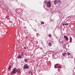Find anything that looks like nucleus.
Returning a JSON list of instances; mask_svg holds the SVG:
<instances>
[{"instance_id": "nucleus-1", "label": "nucleus", "mask_w": 75, "mask_h": 75, "mask_svg": "<svg viewBox=\"0 0 75 75\" xmlns=\"http://www.w3.org/2000/svg\"><path fill=\"white\" fill-rule=\"evenodd\" d=\"M17 72V73H20V69H18L17 70L16 68H15L12 71L11 74H14V73L16 74Z\"/></svg>"}, {"instance_id": "nucleus-2", "label": "nucleus", "mask_w": 75, "mask_h": 75, "mask_svg": "<svg viewBox=\"0 0 75 75\" xmlns=\"http://www.w3.org/2000/svg\"><path fill=\"white\" fill-rule=\"evenodd\" d=\"M60 0H54L53 1V3L55 5L56 4H58L60 3Z\"/></svg>"}, {"instance_id": "nucleus-3", "label": "nucleus", "mask_w": 75, "mask_h": 75, "mask_svg": "<svg viewBox=\"0 0 75 75\" xmlns=\"http://www.w3.org/2000/svg\"><path fill=\"white\" fill-rule=\"evenodd\" d=\"M51 6V2L50 1H48L47 2V7H50Z\"/></svg>"}, {"instance_id": "nucleus-4", "label": "nucleus", "mask_w": 75, "mask_h": 75, "mask_svg": "<svg viewBox=\"0 0 75 75\" xmlns=\"http://www.w3.org/2000/svg\"><path fill=\"white\" fill-rule=\"evenodd\" d=\"M24 69H28V67L27 66V64H25L24 65Z\"/></svg>"}, {"instance_id": "nucleus-5", "label": "nucleus", "mask_w": 75, "mask_h": 75, "mask_svg": "<svg viewBox=\"0 0 75 75\" xmlns=\"http://www.w3.org/2000/svg\"><path fill=\"white\" fill-rule=\"evenodd\" d=\"M64 38H65V39L67 40V41H68V40H69V38L68 37H67V36L66 35H64Z\"/></svg>"}, {"instance_id": "nucleus-6", "label": "nucleus", "mask_w": 75, "mask_h": 75, "mask_svg": "<svg viewBox=\"0 0 75 75\" xmlns=\"http://www.w3.org/2000/svg\"><path fill=\"white\" fill-rule=\"evenodd\" d=\"M22 56L20 55H18V58L19 59H21V58H22Z\"/></svg>"}, {"instance_id": "nucleus-7", "label": "nucleus", "mask_w": 75, "mask_h": 75, "mask_svg": "<svg viewBox=\"0 0 75 75\" xmlns=\"http://www.w3.org/2000/svg\"><path fill=\"white\" fill-rule=\"evenodd\" d=\"M72 38L70 37V39H69L70 42H71V41H72Z\"/></svg>"}, {"instance_id": "nucleus-8", "label": "nucleus", "mask_w": 75, "mask_h": 75, "mask_svg": "<svg viewBox=\"0 0 75 75\" xmlns=\"http://www.w3.org/2000/svg\"><path fill=\"white\" fill-rule=\"evenodd\" d=\"M68 25V24L67 23H63L62 24L63 25Z\"/></svg>"}, {"instance_id": "nucleus-9", "label": "nucleus", "mask_w": 75, "mask_h": 75, "mask_svg": "<svg viewBox=\"0 0 75 75\" xmlns=\"http://www.w3.org/2000/svg\"><path fill=\"white\" fill-rule=\"evenodd\" d=\"M51 43H49L48 44V46H49V47H51Z\"/></svg>"}, {"instance_id": "nucleus-10", "label": "nucleus", "mask_w": 75, "mask_h": 75, "mask_svg": "<svg viewBox=\"0 0 75 75\" xmlns=\"http://www.w3.org/2000/svg\"><path fill=\"white\" fill-rule=\"evenodd\" d=\"M66 54H67V53H66V52H65L63 54V56H65V55Z\"/></svg>"}, {"instance_id": "nucleus-11", "label": "nucleus", "mask_w": 75, "mask_h": 75, "mask_svg": "<svg viewBox=\"0 0 75 75\" xmlns=\"http://www.w3.org/2000/svg\"><path fill=\"white\" fill-rule=\"evenodd\" d=\"M41 23L42 24H44V22H41Z\"/></svg>"}, {"instance_id": "nucleus-12", "label": "nucleus", "mask_w": 75, "mask_h": 75, "mask_svg": "<svg viewBox=\"0 0 75 75\" xmlns=\"http://www.w3.org/2000/svg\"><path fill=\"white\" fill-rule=\"evenodd\" d=\"M54 68H57V67L56 64H55L54 65Z\"/></svg>"}, {"instance_id": "nucleus-13", "label": "nucleus", "mask_w": 75, "mask_h": 75, "mask_svg": "<svg viewBox=\"0 0 75 75\" xmlns=\"http://www.w3.org/2000/svg\"><path fill=\"white\" fill-rule=\"evenodd\" d=\"M11 67H12L11 66H10L9 67V69H10L11 68Z\"/></svg>"}, {"instance_id": "nucleus-14", "label": "nucleus", "mask_w": 75, "mask_h": 75, "mask_svg": "<svg viewBox=\"0 0 75 75\" xmlns=\"http://www.w3.org/2000/svg\"><path fill=\"white\" fill-rule=\"evenodd\" d=\"M46 3H47V1H44V4H46Z\"/></svg>"}, {"instance_id": "nucleus-15", "label": "nucleus", "mask_w": 75, "mask_h": 75, "mask_svg": "<svg viewBox=\"0 0 75 75\" xmlns=\"http://www.w3.org/2000/svg\"><path fill=\"white\" fill-rule=\"evenodd\" d=\"M27 59H25V62H27Z\"/></svg>"}, {"instance_id": "nucleus-16", "label": "nucleus", "mask_w": 75, "mask_h": 75, "mask_svg": "<svg viewBox=\"0 0 75 75\" xmlns=\"http://www.w3.org/2000/svg\"><path fill=\"white\" fill-rule=\"evenodd\" d=\"M49 37H51V35L50 34L49 35Z\"/></svg>"}, {"instance_id": "nucleus-17", "label": "nucleus", "mask_w": 75, "mask_h": 75, "mask_svg": "<svg viewBox=\"0 0 75 75\" xmlns=\"http://www.w3.org/2000/svg\"><path fill=\"white\" fill-rule=\"evenodd\" d=\"M67 54L68 55H70V53H67Z\"/></svg>"}, {"instance_id": "nucleus-18", "label": "nucleus", "mask_w": 75, "mask_h": 75, "mask_svg": "<svg viewBox=\"0 0 75 75\" xmlns=\"http://www.w3.org/2000/svg\"><path fill=\"white\" fill-rule=\"evenodd\" d=\"M60 67H61V66H58V68H60Z\"/></svg>"}, {"instance_id": "nucleus-19", "label": "nucleus", "mask_w": 75, "mask_h": 75, "mask_svg": "<svg viewBox=\"0 0 75 75\" xmlns=\"http://www.w3.org/2000/svg\"><path fill=\"white\" fill-rule=\"evenodd\" d=\"M33 73H31V75H33Z\"/></svg>"}, {"instance_id": "nucleus-20", "label": "nucleus", "mask_w": 75, "mask_h": 75, "mask_svg": "<svg viewBox=\"0 0 75 75\" xmlns=\"http://www.w3.org/2000/svg\"><path fill=\"white\" fill-rule=\"evenodd\" d=\"M24 49H26V47H24Z\"/></svg>"}, {"instance_id": "nucleus-21", "label": "nucleus", "mask_w": 75, "mask_h": 75, "mask_svg": "<svg viewBox=\"0 0 75 75\" xmlns=\"http://www.w3.org/2000/svg\"><path fill=\"white\" fill-rule=\"evenodd\" d=\"M58 64H57L56 65V66H58Z\"/></svg>"}, {"instance_id": "nucleus-22", "label": "nucleus", "mask_w": 75, "mask_h": 75, "mask_svg": "<svg viewBox=\"0 0 75 75\" xmlns=\"http://www.w3.org/2000/svg\"><path fill=\"white\" fill-rule=\"evenodd\" d=\"M28 74H30V73L28 72Z\"/></svg>"}, {"instance_id": "nucleus-23", "label": "nucleus", "mask_w": 75, "mask_h": 75, "mask_svg": "<svg viewBox=\"0 0 75 75\" xmlns=\"http://www.w3.org/2000/svg\"><path fill=\"white\" fill-rule=\"evenodd\" d=\"M22 55H23V52H22Z\"/></svg>"}, {"instance_id": "nucleus-24", "label": "nucleus", "mask_w": 75, "mask_h": 75, "mask_svg": "<svg viewBox=\"0 0 75 75\" xmlns=\"http://www.w3.org/2000/svg\"><path fill=\"white\" fill-rule=\"evenodd\" d=\"M26 38H27V37H26Z\"/></svg>"}, {"instance_id": "nucleus-25", "label": "nucleus", "mask_w": 75, "mask_h": 75, "mask_svg": "<svg viewBox=\"0 0 75 75\" xmlns=\"http://www.w3.org/2000/svg\"><path fill=\"white\" fill-rule=\"evenodd\" d=\"M6 18H7V16H6Z\"/></svg>"}, {"instance_id": "nucleus-26", "label": "nucleus", "mask_w": 75, "mask_h": 75, "mask_svg": "<svg viewBox=\"0 0 75 75\" xmlns=\"http://www.w3.org/2000/svg\"><path fill=\"white\" fill-rule=\"evenodd\" d=\"M8 20H10V19H9V18H8Z\"/></svg>"}]
</instances>
